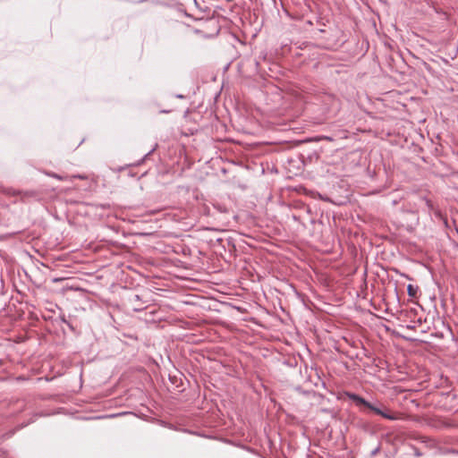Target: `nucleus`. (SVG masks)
<instances>
[{
  "instance_id": "obj_13",
  "label": "nucleus",
  "mask_w": 458,
  "mask_h": 458,
  "mask_svg": "<svg viewBox=\"0 0 458 458\" xmlns=\"http://www.w3.org/2000/svg\"><path fill=\"white\" fill-rule=\"evenodd\" d=\"M177 98H183V96H182V95H178V96H177Z\"/></svg>"
},
{
  "instance_id": "obj_1",
  "label": "nucleus",
  "mask_w": 458,
  "mask_h": 458,
  "mask_svg": "<svg viewBox=\"0 0 458 458\" xmlns=\"http://www.w3.org/2000/svg\"><path fill=\"white\" fill-rule=\"evenodd\" d=\"M347 397L352 401L357 406H364L365 408L370 410L377 415L382 416L385 419L389 420H396V416L391 413L388 410H382L381 408L370 403L367 400H365L362 396L355 394V393H346Z\"/></svg>"
},
{
  "instance_id": "obj_7",
  "label": "nucleus",
  "mask_w": 458,
  "mask_h": 458,
  "mask_svg": "<svg viewBox=\"0 0 458 458\" xmlns=\"http://www.w3.org/2000/svg\"><path fill=\"white\" fill-rule=\"evenodd\" d=\"M141 301V299H140V296L139 294H134V295L132 296V298L131 299V301L132 303H134V302H135V303H138V302H139V301Z\"/></svg>"
},
{
  "instance_id": "obj_4",
  "label": "nucleus",
  "mask_w": 458,
  "mask_h": 458,
  "mask_svg": "<svg viewBox=\"0 0 458 458\" xmlns=\"http://www.w3.org/2000/svg\"><path fill=\"white\" fill-rule=\"evenodd\" d=\"M418 289H419L418 286H414L412 284H408L407 285L408 295L411 297H416Z\"/></svg>"
},
{
  "instance_id": "obj_10",
  "label": "nucleus",
  "mask_w": 458,
  "mask_h": 458,
  "mask_svg": "<svg viewBox=\"0 0 458 458\" xmlns=\"http://www.w3.org/2000/svg\"><path fill=\"white\" fill-rule=\"evenodd\" d=\"M154 150H155V148H153V149L149 150V152H148V153H147V154L145 155L144 158H146V157H148L149 155H151V154L153 153V151H154Z\"/></svg>"
},
{
  "instance_id": "obj_14",
  "label": "nucleus",
  "mask_w": 458,
  "mask_h": 458,
  "mask_svg": "<svg viewBox=\"0 0 458 458\" xmlns=\"http://www.w3.org/2000/svg\"><path fill=\"white\" fill-rule=\"evenodd\" d=\"M77 177H78L79 179H83V177H82V176H81V175H78Z\"/></svg>"
},
{
  "instance_id": "obj_12",
  "label": "nucleus",
  "mask_w": 458,
  "mask_h": 458,
  "mask_svg": "<svg viewBox=\"0 0 458 458\" xmlns=\"http://www.w3.org/2000/svg\"><path fill=\"white\" fill-rule=\"evenodd\" d=\"M392 202H393L394 205L397 204V200H393Z\"/></svg>"
},
{
  "instance_id": "obj_2",
  "label": "nucleus",
  "mask_w": 458,
  "mask_h": 458,
  "mask_svg": "<svg viewBox=\"0 0 458 458\" xmlns=\"http://www.w3.org/2000/svg\"><path fill=\"white\" fill-rule=\"evenodd\" d=\"M347 397L352 401L357 406H364L365 408L370 410L377 415L382 416L385 419L389 420H396V416L391 413L388 410H382L381 408L370 403L367 400H365L362 396L355 394V393H346Z\"/></svg>"
},
{
  "instance_id": "obj_8",
  "label": "nucleus",
  "mask_w": 458,
  "mask_h": 458,
  "mask_svg": "<svg viewBox=\"0 0 458 458\" xmlns=\"http://www.w3.org/2000/svg\"><path fill=\"white\" fill-rule=\"evenodd\" d=\"M380 451V446L377 445L375 449H373L371 452H370V456L373 457L375 456L376 454H377Z\"/></svg>"
},
{
  "instance_id": "obj_11",
  "label": "nucleus",
  "mask_w": 458,
  "mask_h": 458,
  "mask_svg": "<svg viewBox=\"0 0 458 458\" xmlns=\"http://www.w3.org/2000/svg\"><path fill=\"white\" fill-rule=\"evenodd\" d=\"M415 454H416L417 456H420V453H419L418 451H416Z\"/></svg>"
},
{
  "instance_id": "obj_9",
  "label": "nucleus",
  "mask_w": 458,
  "mask_h": 458,
  "mask_svg": "<svg viewBox=\"0 0 458 458\" xmlns=\"http://www.w3.org/2000/svg\"><path fill=\"white\" fill-rule=\"evenodd\" d=\"M133 310L135 311H140V310H143V307L141 305H138L137 307H134Z\"/></svg>"
},
{
  "instance_id": "obj_3",
  "label": "nucleus",
  "mask_w": 458,
  "mask_h": 458,
  "mask_svg": "<svg viewBox=\"0 0 458 458\" xmlns=\"http://www.w3.org/2000/svg\"><path fill=\"white\" fill-rule=\"evenodd\" d=\"M415 204L428 213L434 209L432 201L426 196H418Z\"/></svg>"
},
{
  "instance_id": "obj_5",
  "label": "nucleus",
  "mask_w": 458,
  "mask_h": 458,
  "mask_svg": "<svg viewBox=\"0 0 458 458\" xmlns=\"http://www.w3.org/2000/svg\"><path fill=\"white\" fill-rule=\"evenodd\" d=\"M13 194L21 195V199L37 196V193L33 191H17V192L14 191Z\"/></svg>"
},
{
  "instance_id": "obj_6",
  "label": "nucleus",
  "mask_w": 458,
  "mask_h": 458,
  "mask_svg": "<svg viewBox=\"0 0 458 458\" xmlns=\"http://www.w3.org/2000/svg\"><path fill=\"white\" fill-rule=\"evenodd\" d=\"M46 174H47V176H50V177L55 178V179H57V180H59V181H64V180L65 179L64 176H62V175H60V174H55V173H54V172H47V173H46Z\"/></svg>"
}]
</instances>
